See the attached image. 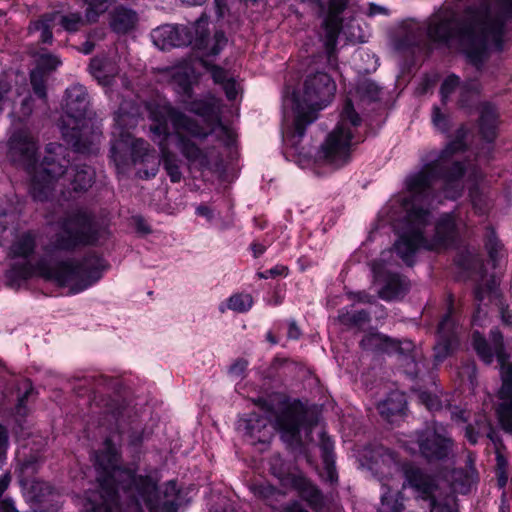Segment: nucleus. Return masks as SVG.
Segmentation results:
<instances>
[{"instance_id": "nucleus-61", "label": "nucleus", "mask_w": 512, "mask_h": 512, "mask_svg": "<svg viewBox=\"0 0 512 512\" xmlns=\"http://www.w3.org/2000/svg\"><path fill=\"white\" fill-rule=\"evenodd\" d=\"M180 87L184 94H186L187 96H190L191 83H190L189 75L187 73H185L184 77L181 79Z\"/></svg>"}, {"instance_id": "nucleus-44", "label": "nucleus", "mask_w": 512, "mask_h": 512, "mask_svg": "<svg viewBox=\"0 0 512 512\" xmlns=\"http://www.w3.org/2000/svg\"><path fill=\"white\" fill-rule=\"evenodd\" d=\"M469 196L471 198L472 205L478 214H484L488 208V202L486 198L480 193L477 186L470 189Z\"/></svg>"}, {"instance_id": "nucleus-22", "label": "nucleus", "mask_w": 512, "mask_h": 512, "mask_svg": "<svg viewBox=\"0 0 512 512\" xmlns=\"http://www.w3.org/2000/svg\"><path fill=\"white\" fill-rule=\"evenodd\" d=\"M238 428L247 435L253 444L266 443L270 439L267 418L251 413L246 418L240 419Z\"/></svg>"}, {"instance_id": "nucleus-45", "label": "nucleus", "mask_w": 512, "mask_h": 512, "mask_svg": "<svg viewBox=\"0 0 512 512\" xmlns=\"http://www.w3.org/2000/svg\"><path fill=\"white\" fill-rule=\"evenodd\" d=\"M270 472L278 479H284L288 474V469L281 456L273 455L269 460Z\"/></svg>"}, {"instance_id": "nucleus-42", "label": "nucleus", "mask_w": 512, "mask_h": 512, "mask_svg": "<svg viewBox=\"0 0 512 512\" xmlns=\"http://www.w3.org/2000/svg\"><path fill=\"white\" fill-rule=\"evenodd\" d=\"M460 86V78L455 75L451 74L447 76V78L443 81L441 88H440V94L442 102L445 104L450 95L454 93V91Z\"/></svg>"}, {"instance_id": "nucleus-56", "label": "nucleus", "mask_w": 512, "mask_h": 512, "mask_svg": "<svg viewBox=\"0 0 512 512\" xmlns=\"http://www.w3.org/2000/svg\"><path fill=\"white\" fill-rule=\"evenodd\" d=\"M389 11L386 7L380 6L374 3H370L367 11V15L369 17H373L376 15H388Z\"/></svg>"}, {"instance_id": "nucleus-50", "label": "nucleus", "mask_w": 512, "mask_h": 512, "mask_svg": "<svg viewBox=\"0 0 512 512\" xmlns=\"http://www.w3.org/2000/svg\"><path fill=\"white\" fill-rule=\"evenodd\" d=\"M288 267L284 265H276L264 272H258L257 276L261 279L276 278L278 276H286L288 274Z\"/></svg>"}, {"instance_id": "nucleus-2", "label": "nucleus", "mask_w": 512, "mask_h": 512, "mask_svg": "<svg viewBox=\"0 0 512 512\" xmlns=\"http://www.w3.org/2000/svg\"><path fill=\"white\" fill-rule=\"evenodd\" d=\"M120 463L119 449L107 438L103 449L96 453L98 489L87 494L82 512H118L121 506L142 512V504L150 512H177L174 481L165 485L161 496L151 477L138 475Z\"/></svg>"}, {"instance_id": "nucleus-43", "label": "nucleus", "mask_w": 512, "mask_h": 512, "mask_svg": "<svg viewBox=\"0 0 512 512\" xmlns=\"http://www.w3.org/2000/svg\"><path fill=\"white\" fill-rule=\"evenodd\" d=\"M61 60L54 54H40L37 60V68L40 71H53L61 65Z\"/></svg>"}, {"instance_id": "nucleus-11", "label": "nucleus", "mask_w": 512, "mask_h": 512, "mask_svg": "<svg viewBox=\"0 0 512 512\" xmlns=\"http://www.w3.org/2000/svg\"><path fill=\"white\" fill-rule=\"evenodd\" d=\"M64 152L65 149L60 144L50 143L46 146V156L39 167L33 168L30 193L35 200H48L56 181L66 172L69 160Z\"/></svg>"}, {"instance_id": "nucleus-29", "label": "nucleus", "mask_w": 512, "mask_h": 512, "mask_svg": "<svg viewBox=\"0 0 512 512\" xmlns=\"http://www.w3.org/2000/svg\"><path fill=\"white\" fill-rule=\"evenodd\" d=\"M497 117L498 114L494 106L488 103L482 106L480 114V131L483 138L488 142H492L496 138Z\"/></svg>"}, {"instance_id": "nucleus-8", "label": "nucleus", "mask_w": 512, "mask_h": 512, "mask_svg": "<svg viewBox=\"0 0 512 512\" xmlns=\"http://www.w3.org/2000/svg\"><path fill=\"white\" fill-rule=\"evenodd\" d=\"M335 92L336 84L329 74L317 72L306 77L302 98L296 103L293 138L304 136L306 127L317 119L318 111L333 100Z\"/></svg>"}, {"instance_id": "nucleus-47", "label": "nucleus", "mask_w": 512, "mask_h": 512, "mask_svg": "<svg viewBox=\"0 0 512 512\" xmlns=\"http://www.w3.org/2000/svg\"><path fill=\"white\" fill-rule=\"evenodd\" d=\"M438 512H457L455 499L453 496L443 497V494L437 498L435 508Z\"/></svg>"}, {"instance_id": "nucleus-33", "label": "nucleus", "mask_w": 512, "mask_h": 512, "mask_svg": "<svg viewBox=\"0 0 512 512\" xmlns=\"http://www.w3.org/2000/svg\"><path fill=\"white\" fill-rule=\"evenodd\" d=\"M486 434L491 440H493L492 436V428L485 414L477 415L474 424H469L465 428V436L467 440L475 445L478 442V438Z\"/></svg>"}, {"instance_id": "nucleus-63", "label": "nucleus", "mask_w": 512, "mask_h": 512, "mask_svg": "<svg viewBox=\"0 0 512 512\" xmlns=\"http://www.w3.org/2000/svg\"><path fill=\"white\" fill-rule=\"evenodd\" d=\"M504 14V23L506 22L508 13L512 12V0H505V4L499 3ZM506 35V27L504 26V36Z\"/></svg>"}, {"instance_id": "nucleus-64", "label": "nucleus", "mask_w": 512, "mask_h": 512, "mask_svg": "<svg viewBox=\"0 0 512 512\" xmlns=\"http://www.w3.org/2000/svg\"><path fill=\"white\" fill-rule=\"evenodd\" d=\"M284 512H308L305 510L300 503L292 502L284 507Z\"/></svg>"}, {"instance_id": "nucleus-1", "label": "nucleus", "mask_w": 512, "mask_h": 512, "mask_svg": "<svg viewBox=\"0 0 512 512\" xmlns=\"http://www.w3.org/2000/svg\"><path fill=\"white\" fill-rule=\"evenodd\" d=\"M464 149L462 139L449 143L438 158L425 164L423 168L406 178V187L410 199H404L403 206L407 213L399 238L394 244L398 256L409 266L414 263V256L421 248L438 251L452 245L457 238V224L453 213L443 214L435 225V233L431 239L424 236V229L430 221L428 207L436 199L434 184L443 180V192L446 199L455 200L461 196L464 166L452 161L451 156Z\"/></svg>"}, {"instance_id": "nucleus-49", "label": "nucleus", "mask_w": 512, "mask_h": 512, "mask_svg": "<svg viewBox=\"0 0 512 512\" xmlns=\"http://www.w3.org/2000/svg\"><path fill=\"white\" fill-rule=\"evenodd\" d=\"M320 448L324 463H330V461L334 460L333 443L328 437L322 436Z\"/></svg>"}, {"instance_id": "nucleus-55", "label": "nucleus", "mask_w": 512, "mask_h": 512, "mask_svg": "<svg viewBox=\"0 0 512 512\" xmlns=\"http://www.w3.org/2000/svg\"><path fill=\"white\" fill-rule=\"evenodd\" d=\"M33 111V98L27 96L21 103L20 113L24 117H29Z\"/></svg>"}, {"instance_id": "nucleus-39", "label": "nucleus", "mask_w": 512, "mask_h": 512, "mask_svg": "<svg viewBox=\"0 0 512 512\" xmlns=\"http://www.w3.org/2000/svg\"><path fill=\"white\" fill-rule=\"evenodd\" d=\"M47 77L44 72L34 69L30 73V84L34 94L46 104L47 102Z\"/></svg>"}, {"instance_id": "nucleus-31", "label": "nucleus", "mask_w": 512, "mask_h": 512, "mask_svg": "<svg viewBox=\"0 0 512 512\" xmlns=\"http://www.w3.org/2000/svg\"><path fill=\"white\" fill-rule=\"evenodd\" d=\"M36 247L35 236L26 232L18 236L10 246L9 255L12 258L27 259L33 254Z\"/></svg>"}, {"instance_id": "nucleus-36", "label": "nucleus", "mask_w": 512, "mask_h": 512, "mask_svg": "<svg viewBox=\"0 0 512 512\" xmlns=\"http://www.w3.org/2000/svg\"><path fill=\"white\" fill-rule=\"evenodd\" d=\"M338 321L347 327L361 328L363 325L370 321V315L365 310L356 312L341 310L338 315Z\"/></svg>"}, {"instance_id": "nucleus-26", "label": "nucleus", "mask_w": 512, "mask_h": 512, "mask_svg": "<svg viewBox=\"0 0 512 512\" xmlns=\"http://www.w3.org/2000/svg\"><path fill=\"white\" fill-rule=\"evenodd\" d=\"M59 18V11L45 13L38 20L32 21L28 27L30 33L39 32V41L43 44L53 42L52 27Z\"/></svg>"}, {"instance_id": "nucleus-30", "label": "nucleus", "mask_w": 512, "mask_h": 512, "mask_svg": "<svg viewBox=\"0 0 512 512\" xmlns=\"http://www.w3.org/2000/svg\"><path fill=\"white\" fill-rule=\"evenodd\" d=\"M160 149L161 158L163 161V167L168 174L171 182L178 183L182 179V173L179 166V159L177 156L169 150L167 143H163L162 140L157 139L155 141Z\"/></svg>"}, {"instance_id": "nucleus-59", "label": "nucleus", "mask_w": 512, "mask_h": 512, "mask_svg": "<svg viewBox=\"0 0 512 512\" xmlns=\"http://www.w3.org/2000/svg\"><path fill=\"white\" fill-rule=\"evenodd\" d=\"M32 391V385L29 381H25V392L23 394V396H21L18 400V405L16 407L17 409V413L18 414H21V410L24 406V402L25 400L27 399L28 395L30 394V392Z\"/></svg>"}, {"instance_id": "nucleus-57", "label": "nucleus", "mask_w": 512, "mask_h": 512, "mask_svg": "<svg viewBox=\"0 0 512 512\" xmlns=\"http://www.w3.org/2000/svg\"><path fill=\"white\" fill-rule=\"evenodd\" d=\"M224 84V90L229 100H234L237 96L236 85L234 81L227 80Z\"/></svg>"}, {"instance_id": "nucleus-62", "label": "nucleus", "mask_w": 512, "mask_h": 512, "mask_svg": "<svg viewBox=\"0 0 512 512\" xmlns=\"http://www.w3.org/2000/svg\"><path fill=\"white\" fill-rule=\"evenodd\" d=\"M301 335L300 329L298 328L295 321L289 323L288 337L291 339H298Z\"/></svg>"}, {"instance_id": "nucleus-53", "label": "nucleus", "mask_w": 512, "mask_h": 512, "mask_svg": "<svg viewBox=\"0 0 512 512\" xmlns=\"http://www.w3.org/2000/svg\"><path fill=\"white\" fill-rule=\"evenodd\" d=\"M210 72H211V75H212V78L213 80L216 82V83H225L227 80V74H226V71L219 67V66H216V65H212L210 67Z\"/></svg>"}, {"instance_id": "nucleus-48", "label": "nucleus", "mask_w": 512, "mask_h": 512, "mask_svg": "<svg viewBox=\"0 0 512 512\" xmlns=\"http://www.w3.org/2000/svg\"><path fill=\"white\" fill-rule=\"evenodd\" d=\"M248 367V361L243 358L235 360V362L229 367V374L236 378H243L245 371Z\"/></svg>"}, {"instance_id": "nucleus-9", "label": "nucleus", "mask_w": 512, "mask_h": 512, "mask_svg": "<svg viewBox=\"0 0 512 512\" xmlns=\"http://www.w3.org/2000/svg\"><path fill=\"white\" fill-rule=\"evenodd\" d=\"M361 122L362 119L355 111L352 102L347 100L337 126L320 146L318 158L335 167L345 165L350 159L354 130L360 126Z\"/></svg>"}, {"instance_id": "nucleus-52", "label": "nucleus", "mask_w": 512, "mask_h": 512, "mask_svg": "<svg viewBox=\"0 0 512 512\" xmlns=\"http://www.w3.org/2000/svg\"><path fill=\"white\" fill-rule=\"evenodd\" d=\"M348 297L353 300L357 301L359 303H373L374 297L366 293L365 291H358V292H349Z\"/></svg>"}, {"instance_id": "nucleus-7", "label": "nucleus", "mask_w": 512, "mask_h": 512, "mask_svg": "<svg viewBox=\"0 0 512 512\" xmlns=\"http://www.w3.org/2000/svg\"><path fill=\"white\" fill-rule=\"evenodd\" d=\"M490 338L492 347L476 331L472 335V344L484 363H492L494 356L498 360L501 369L502 385L498 393L501 402L497 408V415L502 429L512 434V362L507 363L508 355L504 349L502 333L498 329H494L490 333Z\"/></svg>"}, {"instance_id": "nucleus-24", "label": "nucleus", "mask_w": 512, "mask_h": 512, "mask_svg": "<svg viewBox=\"0 0 512 512\" xmlns=\"http://www.w3.org/2000/svg\"><path fill=\"white\" fill-rule=\"evenodd\" d=\"M138 16L135 11L122 6L111 13L110 27L117 34H126L136 27Z\"/></svg>"}, {"instance_id": "nucleus-17", "label": "nucleus", "mask_w": 512, "mask_h": 512, "mask_svg": "<svg viewBox=\"0 0 512 512\" xmlns=\"http://www.w3.org/2000/svg\"><path fill=\"white\" fill-rule=\"evenodd\" d=\"M347 0H330L328 11L322 23L323 34L321 39L327 54L328 64L336 66V44L342 30V13L347 8Z\"/></svg>"}, {"instance_id": "nucleus-15", "label": "nucleus", "mask_w": 512, "mask_h": 512, "mask_svg": "<svg viewBox=\"0 0 512 512\" xmlns=\"http://www.w3.org/2000/svg\"><path fill=\"white\" fill-rule=\"evenodd\" d=\"M273 425L288 445L301 442V428L312 430L313 424L307 421V412L300 404H289L275 414Z\"/></svg>"}, {"instance_id": "nucleus-16", "label": "nucleus", "mask_w": 512, "mask_h": 512, "mask_svg": "<svg viewBox=\"0 0 512 512\" xmlns=\"http://www.w3.org/2000/svg\"><path fill=\"white\" fill-rule=\"evenodd\" d=\"M419 452L428 462L442 461L449 457L453 450V440L444 429L426 427L415 433Z\"/></svg>"}, {"instance_id": "nucleus-34", "label": "nucleus", "mask_w": 512, "mask_h": 512, "mask_svg": "<svg viewBox=\"0 0 512 512\" xmlns=\"http://www.w3.org/2000/svg\"><path fill=\"white\" fill-rule=\"evenodd\" d=\"M481 91L480 83L475 79L466 80L460 86L459 104L461 107H471L478 99Z\"/></svg>"}, {"instance_id": "nucleus-40", "label": "nucleus", "mask_w": 512, "mask_h": 512, "mask_svg": "<svg viewBox=\"0 0 512 512\" xmlns=\"http://www.w3.org/2000/svg\"><path fill=\"white\" fill-rule=\"evenodd\" d=\"M253 304L250 294H235L228 299V308L238 313L248 311Z\"/></svg>"}, {"instance_id": "nucleus-32", "label": "nucleus", "mask_w": 512, "mask_h": 512, "mask_svg": "<svg viewBox=\"0 0 512 512\" xmlns=\"http://www.w3.org/2000/svg\"><path fill=\"white\" fill-rule=\"evenodd\" d=\"M407 289V283L403 277L398 274H390L385 285L379 291V296L384 300L390 301L403 296Z\"/></svg>"}, {"instance_id": "nucleus-21", "label": "nucleus", "mask_w": 512, "mask_h": 512, "mask_svg": "<svg viewBox=\"0 0 512 512\" xmlns=\"http://www.w3.org/2000/svg\"><path fill=\"white\" fill-rule=\"evenodd\" d=\"M369 454V469L380 476L381 479L392 475L393 471L397 469L399 460L397 454L393 451L383 446H377L370 450Z\"/></svg>"}, {"instance_id": "nucleus-46", "label": "nucleus", "mask_w": 512, "mask_h": 512, "mask_svg": "<svg viewBox=\"0 0 512 512\" xmlns=\"http://www.w3.org/2000/svg\"><path fill=\"white\" fill-rule=\"evenodd\" d=\"M358 92L369 100L374 101L379 97L380 88L374 82L365 80L358 85Z\"/></svg>"}, {"instance_id": "nucleus-14", "label": "nucleus", "mask_w": 512, "mask_h": 512, "mask_svg": "<svg viewBox=\"0 0 512 512\" xmlns=\"http://www.w3.org/2000/svg\"><path fill=\"white\" fill-rule=\"evenodd\" d=\"M61 226L62 232L56 235L52 243L55 250H72L80 245L95 244L98 240L95 225L84 212L68 214Z\"/></svg>"}, {"instance_id": "nucleus-18", "label": "nucleus", "mask_w": 512, "mask_h": 512, "mask_svg": "<svg viewBox=\"0 0 512 512\" xmlns=\"http://www.w3.org/2000/svg\"><path fill=\"white\" fill-rule=\"evenodd\" d=\"M38 146L33 136L26 130L13 133L9 139V155L11 159L23 165L29 173L36 162Z\"/></svg>"}, {"instance_id": "nucleus-23", "label": "nucleus", "mask_w": 512, "mask_h": 512, "mask_svg": "<svg viewBox=\"0 0 512 512\" xmlns=\"http://www.w3.org/2000/svg\"><path fill=\"white\" fill-rule=\"evenodd\" d=\"M89 71L99 84L108 86L119 73V68L109 58L94 57L90 61Z\"/></svg>"}, {"instance_id": "nucleus-3", "label": "nucleus", "mask_w": 512, "mask_h": 512, "mask_svg": "<svg viewBox=\"0 0 512 512\" xmlns=\"http://www.w3.org/2000/svg\"><path fill=\"white\" fill-rule=\"evenodd\" d=\"M427 35L438 43L457 38L468 62L477 72L481 71L490 51L504 49L502 15L485 1L468 5L459 21L455 20L452 9H439L429 18Z\"/></svg>"}, {"instance_id": "nucleus-37", "label": "nucleus", "mask_w": 512, "mask_h": 512, "mask_svg": "<svg viewBox=\"0 0 512 512\" xmlns=\"http://www.w3.org/2000/svg\"><path fill=\"white\" fill-rule=\"evenodd\" d=\"M301 497L315 511H320L324 507V497L321 491L310 483H306L302 488Z\"/></svg>"}, {"instance_id": "nucleus-6", "label": "nucleus", "mask_w": 512, "mask_h": 512, "mask_svg": "<svg viewBox=\"0 0 512 512\" xmlns=\"http://www.w3.org/2000/svg\"><path fill=\"white\" fill-rule=\"evenodd\" d=\"M151 38L161 50L192 45L207 56L218 55L227 44L223 31H216L213 38L208 37V21L202 18L188 25H161L152 30Z\"/></svg>"}, {"instance_id": "nucleus-28", "label": "nucleus", "mask_w": 512, "mask_h": 512, "mask_svg": "<svg viewBox=\"0 0 512 512\" xmlns=\"http://www.w3.org/2000/svg\"><path fill=\"white\" fill-rule=\"evenodd\" d=\"M405 407V397L399 392H392L385 400L381 401L377 405V409L381 416L388 421H391L394 416L402 414Z\"/></svg>"}, {"instance_id": "nucleus-5", "label": "nucleus", "mask_w": 512, "mask_h": 512, "mask_svg": "<svg viewBox=\"0 0 512 512\" xmlns=\"http://www.w3.org/2000/svg\"><path fill=\"white\" fill-rule=\"evenodd\" d=\"M105 268L104 260L91 254L81 261H65L55 268L50 267L44 260L35 265L25 262L13 265L6 273L8 285L18 287L34 274L56 281L60 286L69 287L72 293L81 292L97 282Z\"/></svg>"}, {"instance_id": "nucleus-54", "label": "nucleus", "mask_w": 512, "mask_h": 512, "mask_svg": "<svg viewBox=\"0 0 512 512\" xmlns=\"http://www.w3.org/2000/svg\"><path fill=\"white\" fill-rule=\"evenodd\" d=\"M8 442V431L3 425L0 424V458L6 453Z\"/></svg>"}, {"instance_id": "nucleus-58", "label": "nucleus", "mask_w": 512, "mask_h": 512, "mask_svg": "<svg viewBox=\"0 0 512 512\" xmlns=\"http://www.w3.org/2000/svg\"><path fill=\"white\" fill-rule=\"evenodd\" d=\"M500 316L503 324L507 326L512 325V312L510 311L508 306H504L503 304L499 308Z\"/></svg>"}, {"instance_id": "nucleus-25", "label": "nucleus", "mask_w": 512, "mask_h": 512, "mask_svg": "<svg viewBox=\"0 0 512 512\" xmlns=\"http://www.w3.org/2000/svg\"><path fill=\"white\" fill-rule=\"evenodd\" d=\"M411 509L414 508L409 500L405 498L402 490L392 493L390 489H387L381 495V502L377 512H410Z\"/></svg>"}, {"instance_id": "nucleus-60", "label": "nucleus", "mask_w": 512, "mask_h": 512, "mask_svg": "<svg viewBox=\"0 0 512 512\" xmlns=\"http://www.w3.org/2000/svg\"><path fill=\"white\" fill-rule=\"evenodd\" d=\"M326 471H327V478L328 480L333 483L337 480V474L335 471L334 466V460L330 461V463H325Z\"/></svg>"}, {"instance_id": "nucleus-13", "label": "nucleus", "mask_w": 512, "mask_h": 512, "mask_svg": "<svg viewBox=\"0 0 512 512\" xmlns=\"http://www.w3.org/2000/svg\"><path fill=\"white\" fill-rule=\"evenodd\" d=\"M403 474L402 490L409 488L414 494L408 499L414 508L410 512H432L437 498L442 495L438 477L412 464L403 467Z\"/></svg>"}, {"instance_id": "nucleus-51", "label": "nucleus", "mask_w": 512, "mask_h": 512, "mask_svg": "<svg viewBox=\"0 0 512 512\" xmlns=\"http://www.w3.org/2000/svg\"><path fill=\"white\" fill-rule=\"evenodd\" d=\"M432 122L434 126L442 132L448 130V120L444 114L441 113L438 107H434L432 111Z\"/></svg>"}, {"instance_id": "nucleus-10", "label": "nucleus", "mask_w": 512, "mask_h": 512, "mask_svg": "<svg viewBox=\"0 0 512 512\" xmlns=\"http://www.w3.org/2000/svg\"><path fill=\"white\" fill-rule=\"evenodd\" d=\"M89 104L88 92L83 85L74 84L66 89L63 109L70 120L62 134L78 152H85L92 143L86 138V130L92 124Z\"/></svg>"}, {"instance_id": "nucleus-12", "label": "nucleus", "mask_w": 512, "mask_h": 512, "mask_svg": "<svg viewBox=\"0 0 512 512\" xmlns=\"http://www.w3.org/2000/svg\"><path fill=\"white\" fill-rule=\"evenodd\" d=\"M110 153L118 173H124L132 164L149 162L150 159H153L154 166L151 171H139L140 177L149 179L158 171L154 149L144 139H135L129 133H121L119 138L113 141Z\"/></svg>"}, {"instance_id": "nucleus-38", "label": "nucleus", "mask_w": 512, "mask_h": 512, "mask_svg": "<svg viewBox=\"0 0 512 512\" xmlns=\"http://www.w3.org/2000/svg\"><path fill=\"white\" fill-rule=\"evenodd\" d=\"M57 21L59 22L61 27L69 33L79 31L81 27H83L86 24V20L79 12L62 14L59 11V18L57 19Z\"/></svg>"}, {"instance_id": "nucleus-35", "label": "nucleus", "mask_w": 512, "mask_h": 512, "mask_svg": "<svg viewBox=\"0 0 512 512\" xmlns=\"http://www.w3.org/2000/svg\"><path fill=\"white\" fill-rule=\"evenodd\" d=\"M250 491L255 497L265 501L270 506H273V503L277 500L278 496L282 495L278 489L267 482L252 483L250 485Z\"/></svg>"}, {"instance_id": "nucleus-41", "label": "nucleus", "mask_w": 512, "mask_h": 512, "mask_svg": "<svg viewBox=\"0 0 512 512\" xmlns=\"http://www.w3.org/2000/svg\"><path fill=\"white\" fill-rule=\"evenodd\" d=\"M485 247L488 251V255L493 262H496L499 256V252L502 248L495 231L492 228L487 229Z\"/></svg>"}, {"instance_id": "nucleus-4", "label": "nucleus", "mask_w": 512, "mask_h": 512, "mask_svg": "<svg viewBox=\"0 0 512 512\" xmlns=\"http://www.w3.org/2000/svg\"><path fill=\"white\" fill-rule=\"evenodd\" d=\"M148 110L149 118L155 122L154 125L150 126L153 141L159 139L163 143L167 142L168 137L171 135L167 124L170 121L174 129L176 147L190 164H197L201 168H207L210 161L206 152L188 135L204 140L209 135L215 134L217 140L227 146L233 142L231 130L222 123L220 116L214 113L213 107L205 102H193L189 107V111L205 118L209 130H206L198 121L170 104H151L148 106Z\"/></svg>"}, {"instance_id": "nucleus-19", "label": "nucleus", "mask_w": 512, "mask_h": 512, "mask_svg": "<svg viewBox=\"0 0 512 512\" xmlns=\"http://www.w3.org/2000/svg\"><path fill=\"white\" fill-rule=\"evenodd\" d=\"M452 306L438 326V341L434 346V359L437 363L444 361L458 345V331L451 316Z\"/></svg>"}, {"instance_id": "nucleus-27", "label": "nucleus", "mask_w": 512, "mask_h": 512, "mask_svg": "<svg viewBox=\"0 0 512 512\" xmlns=\"http://www.w3.org/2000/svg\"><path fill=\"white\" fill-rule=\"evenodd\" d=\"M95 180V171L86 164H78L72 169L70 184L73 191H87Z\"/></svg>"}, {"instance_id": "nucleus-20", "label": "nucleus", "mask_w": 512, "mask_h": 512, "mask_svg": "<svg viewBox=\"0 0 512 512\" xmlns=\"http://www.w3.org/2000/svg\"><path fill=\"white\" fill-rule=\"evenodd\" d=\"M360 345L364 350L398 353L400 355H406L413 350V343L411 341L405 340L403 342H399L379 333H370L365 335L361 340Z\"/></svg>"}]
</instances>
